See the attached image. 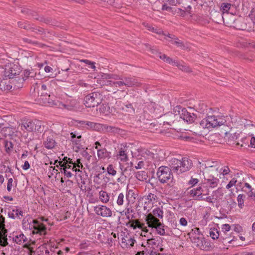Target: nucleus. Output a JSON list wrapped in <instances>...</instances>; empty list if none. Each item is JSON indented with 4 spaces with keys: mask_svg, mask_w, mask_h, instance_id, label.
Masks as SVG:
<instances>
[{
    "mask_svg": "<svg viewBox=\"0 0 255 255\" xmlns=\"http://www.w3.org/2000/svg\"><path fill=\"white\" fill-rule=\"evenodd\" d=\"M229 119L228 117L210 116L203 119L200 126L202 128L208 129L222 126V133L224 134V139L229 144L235 143L242 132L252 136L255 134V126L249 123L246 119L237 120L231 127L225 125Z\"/></svg>",
    "mask_w": 255,
    "mask_h": 255,
    "instance_id": "1",
    "label": "nucleus"
},
{
    "mask_svg": "<svg viewBox=\"0 0 255 255\" xmlns=\"http://www.w3.org/2000/svg\"><path fill=\"white\" fill-rule=\"evenodd\" d=\"M170 168L162 166L158 168L156 173L159 181L162 183H168L173 180L172 171L178 174L189 170L192 166V161L184 157L181 160L172 158L169 161Z\"/></svg>",
    "mask_w": 255,
    "mask_h": 255,
    "instance_id": "2",
    "label": "nucleus"
},
{
    "mask_svg": "<svg viewBox=\"0 0 255 255\" xmlns=\"http://www.w3.org/2000/svg\"><path fill=\"white\" fill-rule=\"evenodd\" d=\"M19 126L22 130L24 128L28 132H41L43 130L41 121L36 119L24 120Z\"/></svg>",
    "mask_w": 255,
    "mask_h": 255,
    "instance_id": "3",
    "label": "nucleus"
},
{
    "mask_svg": "<svg viewBox=\"0 0 255 255\" xmlns=\"http://www.w3.org/2000/svg\"><path fill=\"white\" fill-rule=\"evenodd\" d=\"M103 100L102 95L99 92H93L84 98V105L87 107H95L100 105Z\"/></svg>",
    "mask_w": 255,
    "mask_h": 255,
    "instance_id": "4",
    "label": "nucleus"
},
{
    "mask_svg": "<svg viewBox=\"0 0 255 255\" xmlns=\"http://www.w3.org/2000/svg\"><path fill=\"white\" fill-rule=\"evenodd\" d=\"M177 112L180 118L187 122H193L196 119L197 116L193 113L188 112L185 108H182L180 106L176 107L175 113Z\"/></svg>",
    "mask_w": 255,
    "mask_h": 255,
    "instance_id": "5",
    "label": "nucleus"
},
{
    "mask_svg": "<svg viewBox=\"0 0 255 255\" xmlns=\"http://www.w3.org/2000/svg\"><path fill=\"white\" fill-rule=\"evenodd\" d=\"M58 162L59 165L61 166L60 170L62 173H63L65 176L67 178H70L73 175V172H80V170L76 168L75 165H70L67 164V163L65 164H62V161H58V160L55 161V164Z\"/></svg>",
    "mask_w": 255,
    "mask_h": 255,
    "instance_id": "6",
    "label": "nucleus"
},
{
    "mask_svg": "<svg viewBox=\"0 0 255 255\" xmlns=\"http://www.w3.org/2000/svg\"><path fill=\"white\" fill-rule=\"evenodd\" d=\"M20 73V69L18 66L13 64H10L6 66L5 70V76L8 77L9 79H13L15 76L18 75Z\"/></svg>",
    "mask_w": 255,
    "mask_h": 255,
    "instance_id": "7",
    "label": "nucleus"
},
{
    "mask_svg": "<svg viewBox=\"0 0 255 255\" xmlns=\"http://www.w3.org/2000/svg\"><path fill=\"white\" fill-rule=\"evenodd\" d=\"M94 211L97 215L104 217H111L112 214L111 209L106 206H96L94 208Z\"/></svg>",
    "mask_w": 255,
    "mask_h": 255,
    "instance_id": "8",
    "label": "nucleus"
},
{
    "mask_svg": "<svg viewBox=\"0 0 255 255\" xmlns=\"http://www.w3.org/2000/svg\"><path fill=\"white\" fill-rule=\"evenodd\" d=\"M124 86L128 87H138L141 86V83L137 79L130 77H123Z\"/></svg>",
    "mask_w": 255,
    "mask_h": 255,
    "instance_id": "9",
    "label": "nucleus"
},
{
    "mask_svg": "<svg viewBox=\"0 0 255 255\" xmlns=\"http://www.w3.org/2000/svg\"><path fill=\"white\" fill-rule=\"evenodd\" d=\"M148 226L152 228H155L160 222L157 218L154 217L152 214H148L145 218Z\"/></svg>",
    "mask_w": 255,
    "mask_h": 255,
    "instance_id": "10",
    "label": "nucleus"
},
{
    "mask_svg": "<svg viewBox=\"0 0 255 255\" xmlns=\"http://www.w3.org/2000/svg\"><path fill=\"white\" fill-rule=\"evenodd\" d=\"M204 183L211 188L216 187L219 182V179L212 176L204 177Z\"/></svg>",
    "mask_w": 255,
    "mask_h": 255,
    "instance_id": "11",
    "label": "nucleus"
},
{
    "mask_svg": "<svg viewBox=\"0 0 255 255\" xmlns=\"http://www.w3.org/2000/svg\"><path fill=\"white\" fill-rule=\"evenodd\" d=\"M189 193L191 197H196V200H199L200 197L202 196L205 191L201 187H199L195 188L192 189L190 190Z\"/></svg>",
    "mask_w": 255,
    "mask_h": 255,
    "instance_id": "12",
    "label": "nucleus"
},
{
    "mask_svg": "<svg viewBox=\"0 0 255 255\" xmlns=\"http://www.w3.org/2000/svg\"><path fill=\"white\" fill-rule=\"evenodd\" d=\"M79 123L81 125L85 124L86 126H87V128L88 129H91L95 130H99L100 129H101V128H102V125L91 122L80 121Z\"/></svg>",
    "mask_w": 255,
    "mask_h": 255,
    "instance_id": "13",
    "label": "nucleus"
},
{
    "mask_svg": "<svg viewBox=\"0 0 255 255\" xmlns=\"http://www.w3.org/2000/svg\"><path fill=\"white\" fill-rule=\"evenodd\" d=\"M8 216L11 219H15L16 217L20 218L23 216V212L17 208L12 209V212H8Z\"/></svg>",
    "mask_w": 255,
    "mask_h": 255,
    "instance_id": "14",
    "label": "nucleus"
},
{
    "mask_svg": "<svg viewBox=\"0 0 255 255\" xmlns=\"http://www.w3.org/2000/svg\"><path fill=\"white\" fill-rule=\"evenodd\" d=\"M55 144V141L51 136L47 137L46 140L44 142L45 147L47 149L53 148Z\"/></svg>",
    "mask_w": 255,
    "mask_h": 255,
    "instance_id": "15",
    "label": "nucleus"
},
{
    "mask_svg": "<svg viewBox=\"0 0 255 255\" xmlns=\"http://www.w3.org/2000/svg\"><path fill=\"white\" fill-rule=\"evenodd\" d=\"M51 90V85L49 83L46 84H43L41 88V94L43 95H48L50 96V91Z\"/></svg>",
    "mask_w": 255,
    "mask_h": 255,
    "instance_id": "16",
    "label": "nucleus"
},
{
    "mask_svg": "<svg viewBox=\"0 0 255 255\" xmlns=\"http://www.w3.org/2000/svg\"><path fill=\"white\" fill-rule=\"evenodd\" d=\"M24 81V77H15V79L12 80V83L14 84V88H21Z\"/></svg>",
    "mask_w": 255,
    "mask_h": 255,
    "instance_id": "17",
    "label": "nucleus"
},
{
    "mask_svg": "<svg viewBox=\"0 0 255 255\" xmlns=\"http://www.w3.org/2000/svg\"><path fill=\"white\" fill-rule=\"evenodd\" d=\"M127 148H125L124 149L122 148L119 151L118 154V157L122 161H126L128 160L127 156Z\"/></svg>",
    "mask_w": 255,
    "mask_h": 255,
    "instance_id": "18",
    "label": "nucleus"
},
{
    "mask_svg": "<svg viewBox=\"0 0 255 255\" xmlns=\"http://www.w3.org/2000/svg\"><path fill=\"white\" fill-rule=\"evenodd\" d=\"M177 115V114H174L171 113H169L165 115L166 121H164V125L166 123L168 125H171L173 123L174 119Z\"/></svg>",
    "mask_w": 255,
    "mask_h": 255,
    "instance_id": "19",
    "label": "nucleus"
},
{
    "mask_svg": "<svg viewBox=\"0 0 255 255\" xmlns=\"http://www.w3.org/2000/svg\"><path fill=\"white\" fill-rule=\"evenodd\" d=\"M33 222L35 224H36L34 226L35 230H37V232L40 234H44L46 230L45 227L42 224H38V222L35 220H34Z\"/></svg>",
    "mask_w": 255,
    "mask_h": 255,
    "instance_id": "20",
    "label": "nucleus"
},
{
    "mask_svg": "<svg viewBox=\"0 0 255 255\" xmlns=\"http://www.w3.org/2000/svg\"><path fill=\"white\" fill-rule=\"evenodd\" d=\"M99 198L101 201L104 203H106L109 201V196L108 193L104 191H100Z\"/></svg>",
    "mask_w": 255,
    "mask_h": 255,
    "instance_id": "21",
    "label": "nucleus"
},
{
    "mask_svg": "<svg viewBox=\"0 0 255 255\" xmlns=\"http://www.w3.org/2000/svg\"><path fill=\"white\" fill-rule=\"evenodd\" d=\"M136 178L139 181H143L147 178V174L144 171H138L136 173Z\"/></svg>",
    "mask_w": 255,
    "mask_h": 255,
    "instance_id": "22",
    "label": "nucleus"
},
{
    "mask_svg": "<svg viewBox=\"0 0 255 255\" xmlns=\"http://www.w3.org/2000/svg\"><path fill=\"white\" fill-rule=\"evenodd\" d=\"M97 155L100 158H105L109 156V153L105 148L97 150Z\"/></svg>",
    "mask_w": 255,
    "mask_h": 255,
    "instance_id": "23",
    "label": "nucleus"
},
{
    "mask_svg": "<svg viewBox=\"0 0 255 255\" xmlns=\"http://www.w3.org/2000/svg\"><path fill=\"white\" fill-rule=\"evenodd\" d=\"M208 194V191L206 193H204L202 196L200 197V199H199V200L205 201L208 202L212 203H214V198L213 197V196H207V195Z\"/></svg>",
    "mask_w": 255,
    "mask_h": 255,
    "instance_id": "24",
    "label": "nucleus"
},
{
    "mask_svg": "<svg viewBox=\"0 0 255 255\" xmlns=\"http://www.w3.org/2000/svg\"><path fill=\"white\" fill-rule=\"evenodd\" d=\"M176 63V66L182 71L187 73H191L192 72L191 68L188 66L181 64L179 62Z\"/></svg>",
    "mask_w": 255,
    "mask_h": 255,
    "instance_id": "25",
    "label": "nucleus"
},
{
    "mask_svg": "<svg viewBox=\"0 0 255 255\" xmlns=\"http://www.w3.org/2000/svg\"><path fill=\"white\" fill-rule=\"evenodd\" d=\"M157 233L161 236L165 235V231L164 229V225L160 223L155 228Z\"/></svg>",
    "mask_w": 255,
    "mask_h": 255,
    "instance_id": "26",
    "label": "nucleus"
},
{
    "mask_svg": "<svg viewBox=\"0 0 255 255\" xmlns=\"http://www.w3.org/2000/svg\"><path fill=\"white\" fill-rule=\"evenodd\" d=\"M14 239L15 242L19 245L22 243L25 242L26 240V238L23 234H20L19 235L15 236Z\"/></svg>",
    "mask_w": 255,
    "mask_h": 255,
    "instance_id": "27",
    "label": "nucleus"
},
{
    "mask_svg": "<svg viewBox=\"0 0 255 255\" xmlns=\"http://www.w3.org/2000/svg\"><path fill=\"white\" fill-rule=\"evenodd\" d=\"M245 198V195L243 194H239L237 197V201L238 207L240 209H243L244 207V198Z\"/></svg>",
    "mask_w": 255,
    "mask_h": 255,
    "instance_id": "28",
    "label": "nucleus"
},
{
    "mask_svg": "<svg viewBox=\"0 0 255 255\" xmlns=\"http://www.w3.org/2000/svg\"><path fill=\"white\" fill-rule=\"evenodd\" d=\"M118 79L119 80V81H116V82H112V81H108V82L109 83V85H111L113 84L115 86L117 87H121L123 86H124V83L123 80V77H119L118 76Z\"/></svg>",
    "mask_w": 255,
    "mask_h": 255,
    "instance_id": "29",
    "label": "nucleus"
},
{
    "mask_svg": "<svg viewBox=\"0 0 255 255\" xmlns=\"http://www.w3.org/2000/svg\"><path fill=\"white\" fill-rule=\"evenodd\" d=\"M103 127L106 130L107 132H118L120 129L112 126H108L107 125H102V127Z\"/></svg>",
    "mask_w": 255,
    "mask_h": 255,
    "instance_id": "30",
    "label": "nucleus"
},
{
    "mask_svg": "<svg viewBox=\"0 0 255 255\" xmlns=\"http://www.w3.org/2000/svg\"><path fill=\"white\" fill-rule=\"evenodd\" d=\"M153 215L156 218V217L162 219L163 216V212L159 208H157L153 210Z\"/></svg>",
    "mask_w": 255,
    "mask_h": 255,
    "instance_id": "31",
    "label": "nucleus"
},
{
    "mask_svg": "<svg viewBox=\"0 0 255 255\" xmlns=\"http://www.w3.org/2000/svg\"><path fill=\"white\" fill-rule=\"evenodd\" d=\"M231 7V4L229 3H222L221 6V10L222 11L223 14L228 12Z\"/></svg>",
    "mask_w": 255,
    "mask_h": 255,
    "instance_id": "32",
    "label": "nucleus"
},
{
    "mask_svg": "<svg viewBox=\"0 0 255 255\" xmlns=\"http://www.w3.org/2000/svg\"><path fill=\"white\" fill-rule=\"evenodd\" d=\"M210 236L214 240L218 239L219 237V233L217 229H210L209 231Z\"/></svg>",
    "mask_w": 255,
    "mask_h": 255,
    "instance_id": "33",
    "label": "nucleus"
},
{
    "mask_svg": "<svg viewBox=\"0 0 255 255\" xmlns=\"http://www.w3.org/2000/svg\"><path fill=\"white\" fill-rule=\"evenodd\" d=\"M192 242H194V243H197V245L199 247H200V248L201 249H205L206 248H204V246L203 245V241L199 237L196 238H193V239L192 240Z\"/></svg>",
    "mask_w": 255,
    "mask_h": 255,
    "instance_id": "34",
    "label": "nucleus"
},
{
    "mask_svg": "<svg viewBox=\"0 0 255 255\" xmlns=\"http://www.w3.org/2000/svg\"><path fill=\"white\" fill-rule=\"evenodd\" d=\"M80 62H83L89 66H90V67L93 69L94 71L96 70V67L95 65V62L91 61L90 60H88L87 59H82L80 60Z\"/></svg>",
    "mask_w": 255,
    "mask_h": 255,
    "instance_id": "35",
    "label": "nucleus"
},
{
    "mask_svg": "<svg viewBox=\"0 0 255 255\" xmlns=\"http://www.w3.org/2000/svg\"><path fill=\"white\" fill-rule=\"evenodd\" d=\"M177 46L183 50H190L188 44L184 43L182 41L180 40H179L178 42L177 43Z\"/></svg>",
    "mask_w": 255,
    "mask_h": 255,
    "instance_id": "36",
    "label": "nucleus"
},
{
    "mask_svg": "<svg viewBox=\"0 0 255 255\" xmlns=\"http://www.w3.org/2000/svg\"><path fill=\"white\" fill-rule=\"evenodd\" d=\"M133 222L134 223V225H135V226H136V228H138L139 229H142V231H144V232H148V230L147 229L143 228V226H144V224H143L140 223L138 220H133Z\"/></svg>",
    "mask_w": 255,
    "mask_h": 255,
    "instance_id": "37",
    "label": "nucleus"
},
{
    "mask_svg": "<svg viewBox=\"0 0 255 255\" xmlns=\"http://www.w3.org/2000/svg\"><path fill=\"white\" fill-rule=\"evenodd\" d=\"M248 196V198L250 201L255 204V192L254 190L248 192L246 193Z\"/></svg>",
    "mask_w": 255,
    "mask_h": 255,
    "instance_id": "38",
    "label": "nucleus"
},
{
    "mask_svg": "<svg viewBox=\"0 0 255 255\" xmlns=\"http://www.w3.org/2000/svg\"><path fill=\"white\" fill-rule=\"evenodd\" d=\"M231 18H230V20L228 21V17H226V21H225V18L224 16H222V18L223 19L224 22L226 23L227 24L229 25L230 26H231L232 24H234L235 23V19L234 16L233 15H231Z\"/></svg>",
    "mask_w": 255,
    "mask_h": 255,
    "instance_id": "39",
    "label": "nucleus"
},
{
    "mask_svg": "<svg viewBox=\"0 0 255 255\" xmlns=\"http://www.w3.org/2000/svg\"><path fill=\"white\" fill-rule=\"evenodd\" d=\"M166 36L171 39L169 41L172 42L173 44H175L177 45V43L179 41V39L177 37L174 35H171L169 33L167 34Z\"/></svg>",
    "mask_w": 255,
    "mask_h": 255,
    "instance_id": "40",
    "label": "nucleus"
},
{
    "mask_svg": "<svg viewBox=\"0 0 255 255\" xmlns=\"http://www.w3.org/2000/svg\"><path fill=\"white\" fill-rule=\"evenodd\" d=\"M35 75V73L33 71L25 70L24 72V77H33Z\"/></svg>",
    "mask_w": 255,
    "mask_h": 255,
    "instance_id": "41",
    "label": "nucleus"
},
{
    "mask_svg": "<svg viewBox=\"0 0 255 255\" xmlns=\"http://www.w3.org/2000/svg\"><path fill=\"white\" fill-rule=\"evenodd\" d=\"M102 78L103 79H114L118 80V76L108 74H103L102 75Z\"/></svg>",
    "mask_w": 255,
    "mask_h": 255,
    "instance_id": "42",
    "label": "nucleus"
},
{
    "mask_svg": "<svg viewBox=\"0 0 255 255\" xmlns=\"http://www.w3.org/2000/svg\"><path fill=\"white\" fill-rule=\"evenodd\" d=\"M252 190H254V188H252L250 184L248 183H246L243 187V191L247 193L248 192L251 191Z\"/></svg>",
    "mask_w": 255,
    "mask_h": 255,
    "instance_id": "43",
    "label": "nucleus"
},
{
    "mask_svg": "<svg viewBox=\"0 0 255 255\" xmlns=\"http://www.w3.org/2000/svg\"><path fill=\"white\" fill-rule=\"evenodd\" d=\"M107 171L109 174L114 176L116 174L117 171L114 169L112 165H109L107 167Z\"/></svg>",
    "mask_w": 255,
    "mask_h": 255,
    "instance_id": "44",
    "label": "nucleus"
},
{
    "mask_svg": "<svg viewBox=\"0 0 255 255\" xmlns=\"http://www.w3.org/2000/svg\"><path fill=\"white\" fill-rule=\"evenodd\" d=\"M123 109L129 113H133L134 112V109L131 104L126 105L125 108H123Z\"/></svg>",
    "mask_w": 255,
    "mask_h": 255,
    "instance_id": "45",
    "label": "nucleus"
},
{
    "mask_svg": "<svg viewBox=\"0 0 255 255\" xmlns=\"http://www.w3.org/2000/svg\"><path fill=\"white\" fill-rule=\"evenodd\" d=\"M124 195L123 193H120L118 197L117 203L118 205H122L124 203Z\"/></svg>",
    "mask_w": 255,
    "mask_h": 255,
    "instance_id": "46",
    "label": "nucleus"
},
{
    "mask_svg": "<svg viewBox=\"0 0 255 255\" xmlns=\"http://www.w3.org/2000/svg\"><path fill=\"white\" fill-rule=\"evenodd\" d=\"M0 86L1 87V89H4V90H11L12 88V86L10 84H6V83H2L0 84Z\"/></svg>",
    "mask_w": 255,
    "mask_h": 255,
    "instance_id": "47",
    "label": "nucleus"
},
{
    "mask_svg": "<svg viewBox=\"0 0 255 255\" xmlns=\"http://www.w3.org/2000/svg\"><path fill=\"white\" fill-rule=\"evenodd\" d=\"M0 239L1 238H4L5 237H7V230L5 229L4 226L3 227H0Z\"/></svg>",
    "mask_w": 255,
    "mask_h": 255,
    "instance_id": "48",
    "label": "nucleus"
},
{
    "mask_svg": "<svg viewBox=\"0 0 255 255\" xmlns=\"http://www.w3.org/2000/svg\"><path fill=\"white\" fill-rule=\"evenodd\" d=\"M145 46L146 47H149L151 53L155 54V55H157V56H158V55L159 54H160V52L158 49L154 48L153 47H150V45H149L147 44H146Z\"/></svg>",
    "mask_w": 255,
    "mask_h": 255,
    "instance_id": "49",
    "label": "nucleus"
},
{
    "mask_svg": "<svg viewBox=\"0 0 255 255\" xmlns=\"http://www.w3.org/2000/svg\"><path fill=\"white\" fill-rule=\"evenodd\" d=\"M5 147L6 151L8 152V151H10L13 148V144L10 141H6L5 143Z\"/></svg>",
    "mask_w": 255,
    "mask_h": 255,
    "instance_id": "50",
    "label": "nucleus"
},
{
    "mask_svg": "<svg viewBox=\"0 0 255 255\" xmlns=\"http://www.w3.org/2000/svg\"><path fill=\"white\" fill-rule=\"evenodd\" d=\"M237 182V180L235 178H233L229 183L227 185L226 188L229 189L232 187H233L234 185L236 184Z\"/></svg>",
    "mask_w": 255,
    "mask_h": 255,
    "instance_id": "51",
    "label": "nucleus"
},
{
    "mask_svg": "<svg viewBox=\"0 0 255 255\" xmlns=\"http://www.w3.org/2000/svg\"><path fill=\"white\" fill-rule=\"evenodd\" d=\"M164 2H168L169 4L172 5H176L178 3H179L178 0H163Z\"/></svg>",
    "mask_w": 255,
    "mask_h": 255,
    "instance_id": "52",
    "label": "nucleus"
},
{
    "mask_svg": "<svg viewBox=\"0 0 255 255\" xmlns=\"http://www.w3.org/2000/svg\"><path fill=\"white\" fill-rule=\"evenodd\" d=\"M156 198V196L154 195L153 194L149 193L147 196L146 199L148 200L149 202H152L153 200H155Z\"/></svg>",
    "mask_w": 255,
    "mask_h": 255,
    "instance_id": "53",
    "label": "nucleus"
},
{
    "mask_svg": "<svg viewBox=\"0 0 255 255\" xmlns=\"http://www.w3.org/2000/svg\"><path fill=\"white\" fill-rule=\"evenodd\" d=\"M108 109H109V107L102 105L99 108V111L101 113H106V112L108 111Z\"/></svg>",
    "mask_w": 255,
    "mask_h": 255,
    "instance_id": "54",
    "label": "nucleus"
},
{
    "mask_svg": "<svg viewBox=\"0 0 255 255\" xmlns=\"http://www.w3.org/2000/svg\"><path fill=\"white\" fill-rule=\"evenodd\" d=\"M0 244L2 247H5L7 245L8 243L7 241V238L6 237L0 239Z\"/></svg>",
    "mask_w": 255,
    "mask_h": 255,
    "instance_id": "55",
    "label": "nucleus"
},
{
    "mask_svg": "<svg viewBox=\"0 0 255 255\" xmlns=\"http://www.w3.org/2000/svg\"><path fill=\"white\" fill-rule=\"evenodd\" d=\"M36 254V255H44V253H43L42 251H39V247L37 249L35 252L30 251L29 252L30 255H33Z\"/></svg>",
    "mask_w": 255,
    "mask_h": 255,
    "instance_id": "56",
    "label": "nucleus"
},
{
    "mask_svg": "<svg viewBox=\"0 0 255 255\" xmlns=\"http://www.w3.org/2000/svg\"><path fill=\"white\" fill-rule=\"evenodd\" d=\"M12 182H13L12 178H10L8 179L7 184V190L9 192H10L11 190Z\"/></svg>",
    "mask_w": 255,
    "mask_h": 255,
    "instance_id": "57",
    "label": "nucleus"
},
{
    "mask_svg": "<svg viewBox=\"0 0 255 255\" xmlns=\"http://www.w3.org/2000/svg\"><path fill=\"white\" fill-rule=\"evenodd\" d=\"M152 31L158 34H162L166 36L167 35L166 33H164L163 31L159 28H154Z\"/></svg>",
    "mask_w": 255,
    "mask_h": 255,
    "instance_id": "58",
    "label": "nucleus"
},
{
    "mask_svg": "<svg viewBox=\"0 0 255 255\" xmlns=\"http://www.w3.org/2000/svg\"><path fill=\"white\" fill-rule=\"evenodd\" d=\"M231 227L228 224H225L222 225V231L224 233H226V232H228L230 230Z\"/></svg>",
    "mask_w": 255,
    "mask_h": 255,
    "instance_id": "59",
    "label": "nucleus"
},
{
    "mask_svg": "<svg viewBox=\"0 0 255 255\" xmlns=\"http://www.w3.org/2000/svg\"><path fill=\"white\" fill-rule=\"evenodd\" d=\"M250 17L252 19L253 22L255 25V8H253L252 10L251 13L250 14Z\"/></svg>",
    "mask_w": 255,
    "mask_h": 255,
    "instance_id": "60",
    "label": "nucleus"
},
{
    "mask_svg": "<svg viewBox=\"0 0 255 255\" xmlns=\"http://www.w3.org/2000/svg\"><path fill=\"white\" fill-rule=\"evenodd\" d=\"M69 163L73 164V165H75L76 167H81V168L83 167V165L81 164L80 159H77V163H73L72 161H69Z\"/></svg>",
    "mask_w": 255,
    "mask_h": 255,
    "instance_id": "61",
    "label": "nucleus"
},
{
    "mask_svg": "<svg viewBox=\"0 0 255 255\" xmlns=\"http://www.w3.org/2000/svg\"><path fill=\"white\" fill-rule=\"evenodd\" d=\"M166 62L169 63V64H172L173 65H174L175 66H176V64L177 63H178V62L175 61V60H173V59H172L171 58L169 57L168 56L167 59H166Z\"/></svg>",
    "mask_w": 255,
    "mask_h": 255,
    "instance_id": "62",
    "label": "nucleus"
},
{
    "mask_svg": "<svg viewBox=\"0 0 255 255\" xmlns=\"http://www.w3.org/2000/svg\"><path fill=\"white\" fill-rule=\"evenodd\" d=\"M198 164L199 165V167L201 171H202V170H203L208 167L206 163H204L202 162L199 161Z\"/></svg>",
    "mask_w": 255,
    "mask_h": 255,
    "instance_id": "63",
    "label": "nucleus"
},
{
    "mask_svg": "<svg viewBox=\"0 0 255 255\" xmlns=\"http://www.w3.org/2000/svg\"><path fill=\"white\" fill-rule=\"evenodd\" d=\"M42 251L43 253H44V255H49V252L48 250L44 246L39 247V251Z\"/></svg>",
    "mask_w": 255,
    "mask_h": 255,
    "instance_id": "64",
    "label": "nucleus"
}]
</instances>
